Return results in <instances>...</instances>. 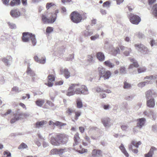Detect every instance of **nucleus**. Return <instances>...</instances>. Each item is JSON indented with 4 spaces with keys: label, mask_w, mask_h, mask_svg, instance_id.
<instances>
[{
    "label": "nucleus",
    "mask_w": 157,
    "mask_h": 157,
    "mask_svg": "<svg viewBox=\"0 0 157 157\" xmlns=\"http://www.w3.org/2000/svg\"><path fill=\"white\" fill-rule=\"evenodd\" d=\"M141 144V143L140 141L136 142L134 140L132 141L131 143L128 145V149H132V145L136 148H138L139 146Z\"/></svg>",
    "instance_id": "obj_21"
},
{
    "label": "nucleus",
    "mask_w": 157,
    "mask_h": 157,
    "mask_svg": "<svg viewBox=\"0 0 157 157\" xmlns=\"http://www.w3.org/2000/svg\"><path fill=\"white\" fill-rule=\"evenodd\" d=\"M3 155V157H11V154L9 152L4 151Z\"/></svg>",
    "instance_id": "obj_56"
},
{
    "label": "nucleus",
    "mask_w": 157,
    "mask_h": 157,
    "mask_svg": "<svg viewBox=\"0 0 157 157\" xmlns=\"http://www.w3.org/2000/svg\"><path fill=\"white\" fill-rule=\"evenodd\" d=\"M7 24L9 25V28L11 29H16L17 28V26L15 24L13 23L8 22Z\"/></svg>",
    "instance_id": "obj_43"
},
{
    "label": "nucleus",
    "mask_w": 157,
    "mask_h": 157,
    "mask_svg": "<svg viewBox=\"0 0 157 157\" xmlns=\"http://www.w3.org/2000/svg\"><path fill=\"white\" fill-rule=\"evenodd\" d=\"M63 83V80H59L56 81L55 84L56 86H60L62 85Z\"/></svg>",
    "instance_id": "obj_62"
},
{
    "label": "nucleus",
    "mask_w": 157,
    "mask_h": 157,
    "mask_svg": "<svg viewBox=\"0 0 157 157\" xmlns=\"http://www.w3.org/2000/svg\"><path fill=\"white\" fill-rule=\"evenodd\" d=\"M12 90L16 93H19L21 91V90L19 89V88L17 86H14L12 88Z\"/></svg>",
    "instance_id": "obj_54"
},
{
    "label": "nucleus",
    "mask_w": 157,
    "mask_h": 157,
    "mask_svg": "<svg viewBox=\"0 0 157 157\" xmlns=\"http://www.w3.org/2000/svg\"><path fill=\"white\" fill-rule=\"evenodd\" d=\"M58 134L51 133L49 135L50 142L53 145L58 146L60 144L59 139L57 136Z\"/></svg>",
    "instance_id": "obj_5"
},
{
    "label": "nucleus",
    "mask_w": 157,
    "mask_h": 157,
    "mask_svg": "<svg viewBox=\"0 0 157 157\" xmlns=\"http://www.w3.org/2000/svg\"><path fill=\"white\" fill-rule=\"evenodd\" d=\"M111 54L113 56H116L120 53V50L118 47H113L111 50Z\"/></svg>",
    "instance_id": "obj_24"
},
{
    "label": "nucleus",
    "mask_w": 157,
    "mask_h": 157,
    "mask_svg": "<svg viewBox=\"0 0 157 157\" xmlns=\"http://www.w3.org/2000/svg\"><path fill=\"white\" fill-rule=\"evenodd\" d=\"M110 3L109 1H106L104 2L103 4V6L104 7H106L107 8L109 7Z\"/></svg>",
    "instance_id": "obj_57"
},
{
    "label": "nucleus",
    "mask_w": 157,
    "mask_h": 157,
    "mask_svg": "<svg viewBox=\"0 0 157 157\" xmlns=\"http://www.w3.org/2000/svg\"><path fill=\"white\" fill-rule=\"evenodd\" d=\"M77 107L78 108H81L82 107V102L79 100H78L77 102Z\"/></svg>",
    "instance_id": "obj_59"
},
{
    "label": "nucleus",
    "mask_w": 157,
    "mask_h": 157,
    "mask_svg": "<svg viewBox=\"0 0 157 157\" xmlns=\"http://www.w3.org/2000/svg\"><path fill=\"white\" fill-rule=\"evenodd\" d=\"M146 105L150 108H154L155 105V98H157V93L149 90L145 93Z\"/></svg>",
    "instance_id": "obj_1"
},
{
    "label": "nucleus",
    "mask_w": 157,
    "mask_h": 157,
    "mask_svg": "<svg viewBox=\"0 0 157 157\" xmlns=\"http://www.w3.org/2000/svg\"><path fill=\"white\" fill-rule=\"evenodd\" d=\"M14 117L11 119L10 120V123L12 124L14 123L16 121L18 120L20 117V114L18 113H14Z\"/></svg>",
    "instance_id": "obj_31"
},
{
    "label": "nucleus",
    "mask_w": 157,
    "mask_h": 157,
    "mask_svg": "<svg viewBox=\"0 0 157 157\" xmlns=\"http://www.w3.org/2000/svg\"><path fill=\"white\" fill-rule=\"evenodd\" d=\"M89 26L86 27V30L83 31L82 32V35L85 37H88L92 35L93 32L92 31H90L89 29Z\"/></svg>",
    "instance_id": "obj_14"
},
{
    "label": "nucleus",
    "mask_w": 157,
    "mask_h": 157,
    "mask_svg": "<svg viewBox=\"0 0 157 157\" xmlns=\"http://www.w3.org/2000/svg\"><path fill=\"white\" fill-rule=\"evenodd\" d=\"M57 149L54 148L51 150L50 152V154L51 155H57Z\"/></svg>",
    "instance_id": "obj_52"
},
{
    "label": "nucleus",
    "mask_w": 157,
    "mask_h": 157,
    "mask_svg": "<svg viewBox=\"0 0 157 157\" xmlns=\"http://www.w3.org/2000/svg\"><path fill=\"white\" fill-rule=\"evenodd\" d=\"M74 86L72 84L70 86L67 91L66 95L68 96H70L74 95L75 94Z\"/></svg>",
    "instance_id": "obj_16"
},
{
    "label": "nucleus",
    "mask_w": 157,
    "mask_h": 157,
    "mask_svg": "<svg viewBox=\"0 0 157 157\" xmlns=\"http://www.w3.org/2000/svg\"><path fill=\"white\" fill-rule=\"evenodd\" d=\"M104 65L110 68H113L115 65L114 63H112L109 60L105 61L104 63Z\"/></svg>",
    "instance_id": "obj_36"
},
{
    "label": "nucleus",
    "mask_w": 157,
    "mask_h": 157,
    "mask_svg": "<svg viewBox=\"0 0 157 157\" xmlns=\"http://www.w3.org/2000/svg\"><path fill=\"white\" fill-rule=\"evenodd\" d=\"M153 14L155 17L157 16V4L154 5L153 7Z\"/></svg>",
    "instance_id": "obj_42"
},
{
    "label": "nucleus",
    "mask_w": 157,
    "mask_h": 157,
    "mask_svg": "<svg viewBox=\"0 0 157 157\" xmlns=\"http://www.w3.org/2000/svg\"><path fill=\"white\" fill-rule=\"evenodd\" d=\"M71 18L73 22L78 23L80 22L82 20L81 15L76 11H74L71 14Z\"/></svg>",
    "instance_id": "obj_6"
},
{
    "label": "nucleus",
    "mask_w": 157,
    "mask_h": 157,
    "mask_svg": "<svg viewBox=\"0 0 157 157\" xmlns=\"http://www.w3.org/2000/svg\"><path fill=\"white\" fill-rule=\"evenodd\" d=\"M74 110L70 108H68L67 111L66 112L69 115H71V113L73 112Z\"/></svg>",
    "instance_id": "obj_64"
},
{
    "label": "nucleus",
    "mask_w": 157,
    "mask_h": 157,
    "mask_svg": "<svg viewBox=\"0 0 157 157\" xmlns=\"http://www.w3.org/2000/svg\"><path fill=\"white\" fill-rule=\"evenodd\" d=\"M47 123V122L45 121L38 122L36 123V127L38 128L42 127L44 125L46 124Z\"/></svg>",
    "instance_id": "obj_33"
},
{
    "label": "nucleus",
    "mask_w": 157,
    "mask_h": 157,
    "mask_svg": "<svg viewBox=\"0 0 157 157\" xmlns=\"http://www.w3.org/2000/svg\"><path fill=\"white\" fill-rule=\"evenodd\" d=\"M34 59L36 62L41 64H44L46 62L45 57H43L40 59L37 55H35L34 56Z\"/></svg>",
    "instance_id": "obj_17"
},
{
    "label": "nucleus",
    "mask_w": 157,
    "mask_h": 157,
    "mask_svg": "<svg viewBox=\"0 0 157 157\" xmlns=\"http://www.w3.org/2000/svg\"><path fill=\"white\" fill-rule=\"evenodd\" d=\"M67 151V148L57 149V155L59 156L61 155L63 153H65Z\"/></svg>",
    "instance_id": "obj_35"
},
{
    "label": "nucleus",
    "mask_w": 157,
    "mask_h": 157,
    "mask_svg": "<svg viewBox=\"0 0 157 157\" xmlns=\"http://www.w3.org/2000/svg\"><path fill=\"white\" fill-rule=\"evenodd\" d=\"M74 143L73 144L74 146L77 145L79 143L80 137H79V134L78 133L76 132L74 135Z\"/></svg>",
    "instance_id": "obj_27"
},
{
    "label": "nucleus",
    "mask_w": 157,
    "mask_h": 157,
    "mask_svg": "<svg viewBox=\"0 0 157 157\" xmlns=\"http://www.w3.org/2000/svg\"><path fill=\"white\" fill-rule=\"evenodd\" d=\"M55 80V77L53 75H50L48 77V82L45 84L49 87H52L53 84V82Z\"/></svg>",
    "instance_id": "obj_12"
},
{
    "label": "nucleus",
    "mask_w": 157,
    "mask_h": 157,
    "mask_svg": "<svg viewBox=\"0 0 157 157\" xmlns=\"http://www.w3.org/2000/svg\"><path fill=\"white\" fill-rule=\"evenodd\" d=\"M81 113L80 112H75V119L77 120L78 117L81 115Z\"/></svg>",
    "instance_id": "obj_63"
},
{
    "label": "nucleus",
    "mask_w": 157,
    "mask_h": 157,
    "mask_svg": "<svg viewBox=\"0 0 157 157\" xmlns=\"http://www.w3.org/2000/svg\"><path fill=\"white\" fill-rule=\"evenodd\" d=\"M119 148L125 156L127 157H128L129 156L127 152L124 145L122 144H121V145L119 147Z\"/></svg>",
    "instance_id": "obj_32"
},
{
    "label": "nucleus",
    "mask_w": 157,
    "mask_h": 157,
    "mask_svg": "<svg viewBox=\"0 0 157 157\" xmlns=\"http://www.w3.org/2000/svg\"><path fill=\"white\" fill-rule=\"evenodd\" d=\"M66 124L57 121V126L59 127H62L66 125Z\"/></svg>",
    "instance_id": "obj_58"
},
{
    "label": "nucleus",
    "mask_w": 157,
    "mask_h": 157,
    "mask_svg": "<svg viewBox=\"0 0 157 157\" xmlns=\"http://www.w3.org/2000/svg\"><path fill=\"white\" fill-rule=\"evenodd\" d=\"M20 0H12L10 3V5L12 6L19 5L20 4Z\"/></svg>",
    "instance_id": "obj_38"
},
{
    "label": "nucleus",
    "mask_w": 157,
    "mask_h": 157,
    "mask_svg": "<svg viewBox=\"0 0 157 157\" xmlns=\"http://www.w3.org/2000/svg\"><path fill=\"white\" fill-rule=\"evenodd\" d=\"M57 6L53 2H48L46 4V8L47 10L51 8L56 9Z\"/></svg>",
    "instance_id": "obj_29"
},
{
    "label": "nucleus",
    "mask_w": 157,
    "mask_h": 157,
    "mask_svg": "<svg viewBox=\"0 0 157 157\" xmlns=\"http://www.w3.org/2000/svg\"><path fill=\"white\" fill-rule=\"evenodd\" d=\"M157 78L156 75H150L146 76L144 78V80H148L151 81V80H155Z\"/></svg>",
    "instance_id": "obj_34"
},
{
    "label": "nucleus",
    "mask_w": 157,
    "mask_h": 157,
    "mask_svg": "<svg viewBox=\"0 0 157 157\" xmlns=\"http://www.w3.org/2000/svg\"><path fill=\"white\" fill-rule=\"evenodd\" d=\"M132 49L131 48H127L123 52V54L125 56H128L129 55Z\"/></svg>",
    "instance_id": "obj_40"
},
{
    "label": "nucleus",
    "mask_w": 157,
    "mask_h": 157,
    "mask_svg": "<svg viewBox=\"0 0 157 157\" xmlns=\"http://www.w3.org/2000/svg\"><path fill=\"white\" fill-rule=\"evenodd\" d=\"M99 37V35L98 34H96L94 35L91 36L90 37V39L91 40L94 41L96 39H98Z\"/></svg>",
    "instance_id": "obj_51"
},
{
    "label": "nucleus",
    "mask_w": 157,
    "mask_h": 157,
    "mask_svg": "<svg viewBox=\"0 0 157 157\" xmlns=\"http://www.w3.org/2000/svg\"><path fill=\"white\" fill-rule=\"evenodd\" d=\"M45 102L44 99H39L36 101V105L39 107H41Z\"/></svg>",
    "instance_id": "obj_37"
},
{
    "label": "nucleus",
    "mask_w": 157,
    "mask_h": 157,
    "mask_svg": "<svg viewBox=\"0 0 157 157\" xmlns=\"http://www.w3.org/2000/svg\"><path fill=\"white\" fill-rule=\"evenodd\" d=\"M135 35L140 39L144 38V35L142 33L140 32L136 33Z\"/></svg>",
    "instance_id": "obj_47"
},
{
    "label": "nucleus",
    "mask_w": 157,
    "mask_h": 157,
    "mask_svg": "<svg viewBox=\"0 0 157 157\" xmlns=\"http://www.w3.org/2000/svg\"><path fill=\"white\" fill-rule=\"evenodd\" d=\"M62 3L65 4V3H68L70 4H72L73 2L72 0H61Z\"/></svg>",
    "instance_id": "obj_60"
},
{
    "label": "nucleus",
    "mask_w": 157,
    "mask_h": 157,
    "mask_svg": "<svg viewBox=\"0 0 157 157\" xmlns=\"http://www.w3.org/2000/svg\"><path fill=\"white\" fill-rule=\"evenodd\" d=\"M102 107L105 110H109L111 108V106L109 104L104 105Z\"/></svg>",
    "instance_id": "obj_55"
},
{
    "label": "nucleus",
    "mask_w": 157,
    "mask_h": 157,
    "mask_svg": "<svg viewBox=\"0 0 157 157\" xmlns=\"http://www.w3.org/2000/svg\"><path fill=\"white\" fill-rule=\"evenodd\" d=\"M58 139H59L60 144H65L66 143L68 140V136L64 134H58L57 136Z\"/></svg>",
    "instance_id": "obj_8"
},
{
    "label": "nucleus",
    "mask_w": 157,
    "mask_h": 157,
    "mask_svg": "<svg viewBox=\"0 0 157 157\" xmlns=\"http://www.w3.org/2000/svg\"><path fill=\"white\" fill-rule=\"evenodd\" d=\"M137 121V126L140 128H141L145 124L146 121V119L144 118H142L138 119Z\"/></svg>",
    "instance_id": "obj_20"
},
{
    "label": "nucleus",
    "mask_w": 157,
    "mask_h": 157,
    "mask_svg": "<svg viewBox=\"0 0 157 157\" xmlns=\"http://www.w3.org/2000/svg\"><path fill=\"white\" fill-rule=\"evenodd\" d=\"M27 73L28 75H29L31 77V81L33 82L36 81V76L33 71L30 68L28 67L27 70Z\"/></svg>",
    "instance_id": "obj_10"
},
{
    "label": "nucleus",
    "mask_w": 157,
    "mask_h": 157,
    "mask_svg": "<svg viewBox=\"0 0 157 157\" xmlns=\"http://www.w3.org/2000/svg\"><path fill=\"white\" fill-rule=\"evenodd\" d=\"M129 17L130 22L133 24L137 25L141 21L140 17L132 14H131L129 15Z\"/></svg>",
    "instance_id": "obj_7"
},
{
    "label": "nucleus",
    "mask_w": 157,
    "mask_h": 157,
    "mask_svg": "<svg viewBox=\"0 0 157 157\" xmlns=\"http://www.w3.org/2000/svg\"><path fill=\"white\" fill-rule=\"evenodd\" d=\"M129 59L132 63L130 64L129 65L128 67V69H132L133 66L135 67H139V64L137 61L135 59L131 58H129Z\"/></svg>",
    "instance_id": "obj_19"
},
{
    "label": "nucleus",
    "mask_w": 157,
    "mask_h": 157,
    "mask_svg": "<svg viewBox=\"0 0 157 157\" xmlns=\"http://www.w3.org/2000/svg\"><path fill=\"white\" fill-rule=\"evenodd\" d=\"M92 155L93 157H98L101 155V151L98 150L94 149L92 151Z\"/></svg>",
    "instance_id": "obj_28"
},
{
    "label": "nucleus",
    "mask_w": 157,
    "mask_h": 157,
    "mask_svg": "<svg viewBox=\"0 0 157 157\" xmlns=\"http://www.w3.org/2000/svg\"><path fill=\"white\" fill-rule=\"evenodd\" d=\"M96 57L98 60L101 62L104 61L105 59V55L101 52H97L96 54Z\"/></svg>",
    "instance_id": "obj_26"
},
{
    "label": "nucleus",
    "mask_w": 157,
    "mask_h": 157,
    "mask_svg": "<svg viewBox=\"0 0 157 157\" xmlns=\"http://www.w3.org/2000/svg\"><path fill=\"white\" fill-rule=\"evenodd\" d=\"M151 46L157 45V40H152L150 42Z\"/></svg>",
    "instance_id": "obj_61"
},
{
    "label": "nucleus",
    "mask_w": 157,
    "mask_h": 157,
    "mask_svg": "<svg viewBox=\"0 0 157 157\" xmlns=\"http://www.w3.org/2000/svg\"><path fill=\"white\" fill-rule=\"evenodd\" d=\"M157 151V149L155 147H152L148 153L145 155V157H152L153 155Z\"/></svg>",
    "instance_id": "obj_22"
},
{
    "label": "nucleus",
    "mask_w": 157,
    "mask_h": 157,
    "mask_svg": "<svg viewBox=\"0 0 157 157\" xmlns=\"http://www.w3.org/2000/svg\"><path fill=\"white\" fill-rule=\"evenodd\" d=\"M53 28L48 27L46 29V32L47 34H50L53 31Z\"/></svg>",
    "instance_id": "obj_53"
},
{
    "label": "nucleus",
    "mask_w": 157,
    "mask_h": 157,
    "mask_svg": "<svg viewBox=\"0 0 157 157\" xmlns=\"http://www.w3.org/2000/svg\"><path fill=\"white\" fill-rule=\"evenodd\" d=\"M147 70L146 68L144 67H140L137 69L138 73H141L145 72Z\"/></svg>",
    "instance_id": "obj_41"
},
{
    "label": "nucleus",
    "mask_w": 157,
    "mask_h": 157,
    "mask_svg": "<svg viewBox=\"0 0 157 157\" xmlns=\"http://www.w3.org/2000/svg\"><path fill=\"white\" fill-rule=\"evenodd\" d=\"M93 90H94V91H96V92L98 93L103 92V90L102 88H100L98 86H97L94 88L93 89Z\"/></svg>",
    "instance_id": "obj_50"
},
{
    "label": "nucleus",
    "mask_w": 157,
    "mask_h": 157,
    "mask_svg": "<svg viewBox=\"0 0 157 157\" xmlns=\"http://www.w3.org/2000/svg\"><path fill=\"white\" fill-rule=\"evenodd\" d=\"M144 80V81L140 82L137 84L138 87L140 88H142L146 84H151L152 83L151 81H148L147 80Z\"/></svg>",
    "instance_id": "obj_23"
},
{
    "label": "nucleus",
    "mask_w": 157,
    "mask_h": 157,
    "mask_svg": "<svg viewBox=\"0 0 157 157\" xmlns=\"http://www.w3.org/2000/svg\"><path fill=\"white\" fill-rule=\"evenodd\" d=\"M134 46L136 49L144 55L147 54L150 52L147 48L143 44H134Z\"/></svg>",
    "instance_id": "obj_4"
},
{
    "label": "nucleus",
    "mask_w": 157,
    "mask_h": 157,
    "mask_svg": "<svg viewBox=\"0 0 157 157\" xmlns=\"http://www.w3.org/2000/svg\"><path fill=\"white\" fill-rule=\"evenodd\" d=\"M22 34V39L24 42H28L30 39L33 45V46L36 45V40L35 35L29 33H23Z\"/></svg>",
    "instance_id": "obj_2"
},
{
    "label": "nucleus",
    "mask_w": 157,
    "mask_h": 157,
    "mask_svg": "<svg viewBox=\"0 0 157 157\" xmlns=\"http://www.w3.org/2000/svg\"><path fill=\"white\" fill-rule=\"evenodd\" d=\"M42 21L45 24L53 23L56 21V17L54 18L53 16H52L49 18L44 15L42 16Z\"/></svg>",
    "instance_id": "obj_11"
},
{
    "label": "nucleus",
    "mask_w": 157,
    "mask_h": 157,
    "mask_svg": "<svg viewBox=\"0 0 157 157\" xmlns=\"http://www.w3.org/2000/svg\"><path fill=\"white\" fill-rule=\"evenodd\" d=\"M132 87L131 85L126 81L124 82V85L123 87L124 89H128L131 88Z\"/></svg>",
    "instance_id": "obj_39"
},
{
    "label": "nucleus",
    "mask_w": 157,
    "mask_h": 157,
    "mask_svg": "<svg viewBox=\"0 0 157 157\" xmlns=\"http://www.w3.org/2000/svg\"><path fill=\"white\" fill-rule=\"evenodd\" d=\"M100 78H103L104 80L109 79L111 76L112 73L109 70H106L105 69L101 66L98 68Z\"/></svg>",
    "instance_id": "obj_3"
},
{
    "label": "nucleus",
    "mask_w": 157,
    "mask_h": 157,
    "mask_svg": "<svg viewBox=\"0 0 157 157\" xmlns=\"http://www.w3.org/2000/svg\"><path fill=\"white\" fill-rule=\"evenodd\" d=\"M101 121L103 125L106 128H109L113 125L111 120L109 117L104 118Z\"/></svg>",
    "instance_id": "obj_9"
},
{
    "label": "nucleus",
    "mask_w": 157,
    "mask_h": 157,
    "mask_svg": "<svg viewBox=\"0 0 157 157\" xmlns=\"http://www.w3.org/2000/svg\"><path fill=\"white\" fill-rule=\"evenodd\" d=\"M10 14L13 17H17L21 15L20 12L17 9L11 10Z\"/></svg>",
    "instance_id": "obj_18"
},
{
    "label": "nucleus",
    "mask_w": 157,
    "mask_h": 157,
    "mask_svg": "<svg viewBox=\"0 0 157 157\" xmlns=\"http://www.w3.org/2000/svg\"><path fill=\"white\" fill-rule=\"evenodd\" d=\"M60 71L61 74H64L66 78H68L70 76V73L67 69L61 68Z\"/></svg>",
    "instance_id": "obj_25"
},
{
    "label": "nucleus",
    "mask_w": 157,
    "mask_h": 157,
    "mask_svg": "<svg viewBox=\"0 0 157 157\" xmlns=\"http://www.w3.org/2000/svg\"><path fill=\"white\" fill-rule=\"evenodd\" d=\"M120 72L121 74H125L126 73V68L124 66L121 67L120 68Z\"/></svg>",
    "instance_id": "obj_46"
},
{
    "label": "nucleus",
    "mask_w": 157,
    "mask_h": 157,
    "mask_svg": "<svg viewBox=\"0 0 157 157\" xmlns=\"http://www.w3.org/2000/svg\"><path fill=\"white\" fill-rule=\"evenodd\" d=\"M81 91H82L81 94L85 95L88 94L89 93L88 90L86 86L81 85Z\"/></svg>",
    "instance_id": "obj_30"
},
{
    "label": "nucleus",
    "mask_w": 157,
    "mask_h": 157,
    "mask_svg": "<svg viewBox=\"0 0 157 157\" xmlns=\"http://www.w3.org/2000/svg\"><path fill=\"white\" fill-rule=\"evenodd\" d=\"M73 86H74L75 94H81V85L79 83L73 84Z\"/></svg>",
    "instance_id": "obj_15"
},
{
    "label": "nucleus",
    "mask_w": 157,
    "mask_h": 157,
    "mask_svg": "<svg viewBox=\"0 0 157 157\" xmlns=\"http://www.w3.org/2000/svg\"><path fill=\"white\" fill-rule=\"evenodd\" d=\"M87 61L89 63H93L94 62L93 56L90 55H88L87 56Z\"/></svg>",
    "instance_id": "obj_49"
},
{
    "label": "nucleus",
    "mask_w": 157,
    "mask_h": 157,
    "mask_svg": "<svg viewBox=\"0 0 157 157\" xmlns=\"http://www.w3.org/2000/svg\"><path fill=\"white\" fill-rule=\"evenodd\" d=\"M10 38V36L8 34H5L4 35L1 36V39L4 40H8Z\"/></svg>",
    "instance_id": "obj_45"
},
{
    "label": "nucleus",
    "mask_w": 157,
    "mask_h": 157,
    "mask_svg": "<svg viewBox=\"0 0 157 157\" xmlns=\"http://www.w3.org/2000/svg\"><path fill=\"white\" fill-rule=\"evenodd\" d=\"M74 149L76 151L81 154H82L85 153H86L87 152V150L85 148H82L81 150H78L77 149H75V148H74Z\"/></svg>",
    "instance_id": "obj_44"
},
{
    "label": "nucleus",
    "mask_w": 157,
    "mask_h": 157,
    "mask_svg": "<svg viewBox=\"0 0 157 157\" xmlns=\"http://www.w3.org/2000/svg\"><path fill=\"white\" fill-rule=\"evenodd\" d=\"M27 145L24 143H22L19 146L18 148L19 149H24L27 147Z\"/></svg>",
    "instance_id": "obj_48"
},
{
    "label": "nucleus",
    "mask_w": 157,
    "mask_h": 157,
    "mask_svg": "<svg viewBox=\"0 0 157 157\" xmlns=\"http://www.w3.org/2000/svg\"><path fill=\"white\" fill-rule=\"evenodd\" d=\"M2 61L6 66L9 67L11 64L12 61V58L11 56H9L2 59Z\"/></svg>",
    "instance_id": "obj_13"
}]
</instances>
